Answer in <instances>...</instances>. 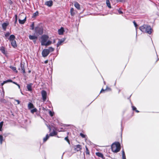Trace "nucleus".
<instances>
[{
    "mask_svg": "<svg viewBox=\"0 0 159 159\" xmlns=\"http://www.w3.org/2000/svg\"><path fill=\"white\" fill-rule=\"evenodd\" d=\"M132 109L133 110H136V107H135L134 106H132Z\"/></svg>",
    "mask_w": 159,
    "mask_h": 159,
    "instance_id": "37998d69",
    "label": "nucleus"
},
{
    "mask_svg": "<svg viewBox=\"0 0 159 159\" xmlns=\"http://www.w3.org/2000/svg\"><path fill=\"white\" fill-rule=\"evenodd\" d=\"M49 53L47 49H44L42 52V54L43 57H46L49 54Z\"/></svg>",
    "mask_w": 159,
    "mask_h": 159,
    "instance_id": "423d86ee",
    "label": "nucleus"
},
{
    "mask_svg": "<svg viewBox=\"0 0 159 159\" xmlns=\"http://www.w3.org/2000/svg\"><path fill=\"white\" fill-rule=\"evenodd\" d=\"M41 93L43 100L44 102L47 99V93L45 90H43L41 91Z\"/></svg>",
    "mask_w": 159,
    "mask_h": 159,
    "instance_id": "39448f33",
    "label": "nucleus"
},
{
    "mask_svg": "<svg viewBox=\"0 0 159 159\" xmlns=\"http://www.w3.org/2000/svg\"><path fill=\"white\" fill-rule=\"evenodd\" d=\"M19 70H20L21 72L23 73H25V69L24 67V65L21 64H20V68H19Z\"/></svg>",
    "mask_w": 159,
    "mask_h": 159,
    "instance_id": "1a4fd4ad",
    "label": "nucleus"
},
{
    "mask_svg": "<svg viewBox=\"0 0 159 159\" xmlns=\"http://www.w3.org/2000/svg\"><path fill=\"white\" fill-rule=\"evenodd\" d=\"M86 153L87 154H89V153L88 152V151H87Z\"/></svg>",
    "mask_w": 159,
    "mask_h": 159,
    "instance_id": "5fc2aeb1",
    "label": "nucleus"
},
{
    "mask_svg": "<svg viewBox=\"0 0 159 159\" xmlns=\"http://www.w3.org/2000/svg\"><path fill=\"white\" fill-rule=\"evenodd\" d=\"M10 34L9 33V32H7L5 34V36L6 37H8L9 35H10Z\"/></svg>",
    "mask_w": 159,
    "mask_h": 159,
    "instance_id": "4c0bfd02",
    "label": "nucleus"
},
{
    "mask_svg": "<svg viewBox=\"0 0 159 159\" xmlns=\"http://www.w3.org/2000/svg\"><path fill=\"white\" fill-rule=\"evenodd\" d=\"M47 126L48 128V129H49L50 130H51V129L50 126H48V125H47Z\"/></svg>",
    "mask_w": 159,
    "mask_h": 159,
    "instance_id": "a18cd8bd",
    "label": "nucleus"
},
{
    "mask_svg": "<svg viewBox=\"0 0 159 159\" xmlns=\"http://www.w3.org/2000/svg\"><path fill=\"white\" fill-rule=\"evenodd\" d=\"M80 135L83 138H85L86 136V135L82 133H80Z\"/></svg>",
    "mask_w": 159,
    "mask_h": 159,
    "instance_id": "c9c22d12",
    "label": "nucleus"
},
{
    "mask_svg": "<svg viewBox=\"0 0 159 159\" xmlns=\"http://www.w3.org/2000/svg\"><path fill=\"white\" fill-rule=\"evenodd\" d=\"M74 6L75 7L78 9H80V6L78 2H76L75 3Z\"/></svg>",
    "mask_w": 159,
    "mask_h": 159,
    "instance_id": "a211bd4d",
    "label": "nucleus"
},
{
    "mask_svg": "<svg viewBox=\"0 0 159 159\" xmlns=\"http://www.w3.org/2000/svg\"><path fill=\"white\" fill-rule=\"evenodd\" d=\"M15 23H16L17 22V15H16L15 16Z\"/></svg>",
    "mask_w": 159,
    "mask_h": 159,
    "instance_id": "58836bf2",
    "label": "nucleus"
},
{
    "mask_svg": "<svg viewBox=\"0 0 159 159\" xmlns=\"http://www.w3.org/2000/svg\"><path fill=\"white\" fill-rule=\"evenodd\" d=\"M13 83L14 84H16V85H18V84H17L16 83V82H13Z\"/></svg>",
    "mask_w": 159,
    "mask_h": 159,
    "instance_id": "de8ad7c7",
    "label": "nucleus"
},
{
    "mask_svg": "<svg viewBox=\"0 0 159 159\" xmlns=\"http://www.w3.org/2000/svg\"><path fill=\"white\" fill-rule=\"evenodd\" d=\"M32 85L33 84L31 83L27 85V88L28 91H32Z\"/></svg>",
    "mask_w": 159,
    "mask_h": 159,
    "instance_id": "ddd939ff",
    "label": "nucleus"
},
{
    "mask_svg": "<svg viewBox=\"0 0 159 159\" xmlns=\"http://www.w3.org/2000/svg\"><path fill=\"white\" fill-rule=\"evenodd\" d=\"M3 123V121H2L0 123V131H2V127Z\"/></svg>",
    "mask_w": 159,
    "mask_h": 159,
    "instance_id": "2f4dec72",
    "label": "nucleus"
},
{
    "mask_svg": "<svg viewBox=\"0 0 159 159\" xmlns=\"http://www.w3.org/2000/svg\"><path fill=\"white\" fill-rule=\"evenodd\" d=\"M133 23H134V25L135 27H136V29H137V26H138V25H137V24L136 23V22H135V21H133Z\"/></svg>",
    "mask_w": 159,
    "mask_h": 159,
    "instance_id": "e433bc0d",
    "label": "nucleus"
},
{
    "mask_svg": "<svg viewBox=\"0 0 159 159\" xmlns=\"http://www.w3.org/2000/svg\"><path fill=\"white\" fill-rule=\"evenodd\" d=\"M48 51V52L49 53L50 52H52L54 51V48L52 47H50L48 49H47Z\"/></svg>",
    "mask_w": 159,
    "mask_h": 159,
    "instance_id": "4be33fe9",
    "label": "nucleus"
},
{
    "mask_svg": "<svg viewBox=\"0 0 159 159\" xmlns=\"http://www.w3.org/2000/svg\"><path fill=\"white\" fill-rule=\"evenodd\" d=\"M65 139L69 143V139H68L67 137H66L65 138Z\"/></svg>",
    "mask_w": 159,
    "mask_h": 159,
    "instance_id": "a19ab883",
    "label": "nucleus"
},
{
    "mask_svg": "<svg viewBox=\"0 0 159 159\" xmlns=\"http://www.w3.org/2000/svg\"><path fill=\"white\" fill-rule=\"evenodd\" d=\"M106 3L108 7L109 8H111V6L110 1L109 0H106Z\"/></svg>",
    "mask_w": 159,
    "mask_h": 159,
    "instance_id": "412c9836",
    "label": "nucleus"
},
{
    "mask_svg": "<svg viewBox=\"0 0 159 159\" xmlns=\"http://www.w3.org/2000/svg\"><path fill=\"white\" fill-rule=\"evenodd\" d=\"M57 134L56 132L54 130L52 132L49 134V135L50 136H54L56 135Z\"/></svg>",
    "mask_w": 159,
    "mask_h": 159,
    "instance_id": "b1692460",
    "label": "nucleus"
},
{
    "mask_svg": "<svg viewBox=\"0 0 159 159\" xmlns=\"http://www.w3.org/2000/svg\"><path fill=\"white\" fill-rule=\"evenodd\" d=\"M120 146L119 142H116L112 144L111 148L112 151L115 152H117L120 151Z\"/></svg>",
    "mask_w": 159,
    "mask_h": 159,
    "instance_id": "7ed1b4c3",
    "label": "nucleus"
},
{
    "mask_svg": "<svg viewBox=\"0 0 159 159\" xmlns=\"http://www.w3.org/2000/svg\"><path fill=\"white\" fill-rule=\"evenodd\" d=\"M15 36L14 35L12 34V35H11L9 38V39L10 40V41L15 40Z\"/></svg>",
    "mask_w": 159,
    "mask_h": 159,
    "instance_id": "f3484780",
    "label": "nucleus"
},
{
    "mask_svg": "<svg viewBox=\"0 0 159 159\" xmlns=\"http://www.w3.org/2000/svg\"><path fill=\"white\" fill-rule=\"evenodd\" d=\"M49 38L48 36L46 35H43L41 37V44L42 46H47L52 43V41L48 40Z\"/></svg>",
    "mask_w": 159,
    "mask_h": 159,
    "instance_id": "f257e3e1",
    "label": "nucleus"
},
{
    "mask_svg": "<svg viewBox=\"0 0 159 159\" xmlns=\"http://www.w3.org/2000/svg\"><path fill=\"white\" fill-rule=\"evenodd\" d=\"M10 68L13 71H15L17 73L18 72L16 70V67L13 66H10Z\"/></svg>",
    "mask_w": 159,
    "mask_h": 159,
    "instance_id": "5701e85b",
    "label": "nucleus"
},
{
    "mask_svg": "<svg viewBox=\"0 0 159 159\" xmlns=\"http://www.w3.org/2000/svg\"><path fill=\"white\" fill-rule=\"evenodd\" d=\"M15 101H16L17 102V104H19L20 103V101L18 100H15Z\"/></svg>",
    "mask_w": 159,
    "mask_h": 159,
    "instance_id": "c03bdc74",
    "label": "nucleus"
},
{
    "mask_svg": "<svg viewBox=\"0 0 159 159\" xmlns=\"http://www.w3.org/2000/svg\"><path fill=\"white\" fill-rule=\"evenodd\" d=\"M34 40V43H36V40Z\"/></svg>",
    "mask_w": 159,
    "mask_h": 159,
    "instance_id": "3c124183",
    "label": "nucleus"
},
{
    "mask_svg": "<svg viewBox=\"0 0 159 159\" xmlns=\"http://www.w3.org/2000/svg\"><path fill=\"white\" fill-rule=\"evenodd\" d=\"M135 111H136V112H139V111H138V110H135Z\"/></svg>",
    "mask_w": 159,
    "mask_h": 159,
    "instance_id": "864d4df0",
    "label": "nucleus"
},
{
    "mask_svg": "<svg viewBox=\"0 0 159 159\" xmlns=\"http://www.w3.org/2000/svg\"><path fill=\"white\" fill-rule=\"evenodd\" d=\"M74 148L75 151L77 152L80 151L82 148L80 144L75 146Z\"/></svg>",
    "mask_w": 159,
    "mask_h": 159,
    "instance_id": "0eeeda50",
    "label": "nucleus"
},
{
    "mask_svg": "<svg viewBox=\"0 0 159 159\" xmlns=\"http://www.w3.org/2000/svg\"><path fill=\"white\" fill-rule=\"evenodd\" d=\"M37 111V109L36 108H34L31 110V112L32 113H34V112H36Z\"/></svg>",
    "mask_w": 159,
    "mask_h": 159,
    "instance_id": "7c9ffc66",
    "label": "nucleus"
},
{
    "mask_svg": "<svg viewBox=\"0 0 159 159\" xmlns=\"http://www.w3.org/2000/svg\"><path fill=\"white\" fill-rule=\"evenodd\" d=\"M12 80H7L4 81L3 82L5 84V83H7L8 82H12Z\"/></svg>",
    "mask_w": 159,
    "mask_h": 159,
    "instance_id": "473e14b6",
    "label": "nucleus"
},
{
    "mask_svg": "<svg viewBox=\"0 0 159 159\" xmlns=\"http://www.w3.org/2000/svg\"><path fill=\"white\" fill-rule=\"evenodd\" d=\"M0 50L2 52V53H3L4 54L5 53V48H4L3 47H2L1 48H0Z\"/></svg>",
    "mask_w": 159,
    "mask_h": 159,
    "instance_id": "cd10ccee",
    "label": "nucleus"
},
{
    "mask_svg": "<svg viewBox=\"0 0 159 159\" xmlns=\"http://www.w3.org/2000/svg\"><path fill=\"white\" fill-rule=\"evenodd\" d=\"M86 150L87 151H88V148H87L86 147Z\"/></svg>",
    "mask_w": 159,
    "mask_h": 159,
    "instance_id": "8fccbe9b",
    "label": "nucleus"
},
{
    "mask_svg": "<svg viewBox=\"0 0 159 159\" xmlns=\"http://www.w3.org/2000/svg\"><path fill=\"white\" fill-rule=\"evenodd\" d=\"M34 107V106L31 103H29L28 104V108L29 109H30Z\"/></svg>",
    "mask_w": 159,
    "mask_h": 159,
    "instance_id": "aec40b11",
    "label": "nucleus"
},
{
    "mask_svg": "<svg viewBox=\"0 0 159 159\" xmlns=\"http://www.w3.org/2000/svg\"><path fill=\"white\" fill-rule=\"evenodd\" d=\"M26 17L25 16V18L23 20L19 19V23L20 24H24L25 22V21L26 20Z\"/></svg>",
    "mask_w": 159,
    "mask_h": 159,
    "instance_id": "dca6fc26",
    "label": "nucleus"
},
{
    "mask_svg": "<svg viewBox=\"0 0 159 159\" xmlns=\"http://www.w3.org/2000/svg\"><path fill=\"white\" fill-rule=\"evenodd\" d=\"M4 84L3 82H2V83H1L2 86H3Z\"/></svg>",
    "mask_w": 159,
    "mask_h": 159,
    "instance_id": "09e8293b",
    "label": "nucleus"
},
{
    "mask_svg": "<svg viewBox=\"0 0 159 159\" xmlns=\"http://www.w3.org/2000/svg\"><path fill=\"white\" fill-rule=\"evenodd\" d=\"M3 140V137L2 135H0V143L1 144Z\"/></svg>",
    "mask_w": 159,
    "mask_h": 159,
    "instance_id": "c756f323",
    "label": "nucleus"
},
{
    "mask_svg": "<svg viewBox=\"0 0 159 159\" xmlns=\"http://www.w3.org/2000/svg\"><path fill=\"white\" fill-rule=\"evenodd\" d=\"M64 40H59L57 43V46L58 47L64 41Z\"/></svg>",
    "mask_w": 159,
    "mask_h": 159,
    "instance_id": "393cba45",
    "label": "nucleus"
},
{
    "mask_svg": "<svg viewBox=\"0 0 159 159\" xmlns=\"http://www.w3.org/2000/svg\"><path fill=\"white\" fill-rule=\"evenodd\" d=\"M10 42H11L12 46L14 48H16L17 47L16 42L15 40H12Z\"/></svg>",
    "mask_w": 159,
    "mask_h": 159,
    "instance_id": "f8f14e48",
    "label": "nucleus"
},
{
    "mask_svg": "<svg viewBox=\"0 0 159 159\" xmlns=\"http://www.w3.org/2000/svg\"><path fill=\"white\" fill-rule=\"evenodd\" d=\"M64 32V28L61 27L60 29L58 30V33L59 34L61 35L63 34Z\"/></svg>",
    "mask_w": 159,
    "mask_h": 159,
    "instance_id": "9b49d317",
    "label": "nucleus"
},
{
    "mask_svg": "<svg viewBox=\"0 0 159 159\" xmlns=\"http://www.w3.org/2000/svg\"><path fill=\"white\" fill-rule=\"evenodd\" d=\"M118 12L119 13V14H121L123 13V12L122 11H121L120 10V9H119V10H118Z\"/></svg>",
    "mask_w": 159,
    "mask_h": 159,
    "instance_id": "79ce46f5",
    "label": "nucleus"
},
{
    "mask_svg": "<svg viewBox=\"0 0 159 159\" xmlns=\"http://www.w3.org/2000/svg\"><path fill=\"white\" fill-rule=\"evenodd\" d=\"M45 4L48 7H50L52 5L53 2L51 0L47 1L45 2Z\"/></svg>",
    "mask_w": 159,
    "mask_h": 159,
    "instance_id": "6e6552de",
    "label": "nucleus"
},
{
    "mask_svg": "<svg viewBox=\"0 0 159 159\" xmlns=\"http://www.w3.org/2000/svg\"><path fill=\"white\" fill-rule=\"evenodd\" d=\"M96 156H97L98 157L101 158H102L103 159H105V157H104L103 154L100 152H96Z\"/></svg>",
    "mask_w": 159,
    "mask_h": 159,
    "instance_id": "9d476101",
    "label": "nucleus"
},
{
    "mask_svg": "<svg viewBox=\"0 0 159 159\" xmlns=\"http://www.w3.org/2000/svg\"><path fill=\"white\" fill-rule=\"evenodd\" d=\"M48 60H46L45 61H44V63H45V64H47L48 63Z\"/></svg>",
    "mask_w": 159,
    "mask_h": 159,
    "instance_id": "49530a36",
    "label": "nucleus"
},
{
    "mask_svg": "<svg viewBox=\"0 0 159 159\" xmlns=\"http://www.w3.org/2000/svg\"><path fill=\"white\" fill-rule=\"evenodd\" d=\"M8 25V24L6 23H4L2 25V28L4 31L6 30L7 27Z\"/></svg>",
    "mask_w": 159,
    "mask_h": 159,
    "instance_id": "2eb2a0df",
    "label": "nucleus"
},
{
    "mask_svg": "<svg viewBox=\"0 0 159 159\" xmlns=\"http://www.w3.org/2000/svg\"><path fill=\"white\" fill-rule=\"evenodd\" d=\"M17 85L18 86V88H20V86L18 84V85Z\"/></svg>",
    "mask_w": 159,
    "mask_h": 159,
    "instance_id": "603ef678",
    "label": "nucleus"
},
{
    "mask_svg": "<svg viewBox=\"0 0 159 159\" xmlns=\"http://www.w3.org/2000/svg\"><path fill=\"white\" fill-rule=\"evenodd\" d=\"M30 27L31 28V30H34V22H33L32 24L31 25Z\"/></svg>",
    "mask_w": 159,
    "mask_h": 159,
    "instance_id": "f704fd0d",
    "label": "nucleus"
},
{
    "mask_svg": "<svg viewBox=\"0 0 159 159\" xmlns=\"http://www.w3.org/2000/svg\"><path fill=\"white\" fill-rule=\"evenodd\" d=\"M107 90L108 91H110L111 90V89L110 88H109L107 86L106 87V89L105 90H104L103 89H102L100 91V93H102V91H104V90Z\"/></svg>",
    "mask_w": 159,
    "mask_h": 159,
    "instance_id": "bb28decb",
    "label": "nucleus"
},
{
    "mask_svg": "<svg viewBox=\"0 0 159 159\" xmlns=\"http://www.w3.org/2000/svg\"><path fill=\"white\" fill-rule=\"evenodd\" d=\"M38 14L39 13H38V12L37 11L33 15H34V16H37L38 15Z\"/></svg>",
    "mask_w": 159,
    "mask_h": 159,
    "instance_id": "ea45409f",
    "label": "nucleus"
},
{
    "mask_svg": "<svg viewBox=\"0 0 159 159\" xmlns=\"http://www.w3.org/2000/svg\"><path fill=\"white\" fill-rule=\"evenodd\" d=\"M122 159H126L125 152L124 151H123L122 152Z\"/></svg>",
    "mask_w": 159,
    "mask_h": 159,
    "instance_id": "c85d7f7f",
    "label": "nucleus"
},
{
    "mask_svg": "<svg viewBox=\"0 0 159 159\" xmlns=\"http://www.w3.org/2000/svg\"><path fill=\"white\" fill-rule=\"evenodd\" d=\"M49 138V136L48 134H47L46 136L43 139V141L44 142H45Z\"/></svg>",
    "mask_w": 159,
    "mask_h": 159,
    "instance_id": "a878e982",
    "label": "nucleus"
},
{
    "mask_svg": "<svg viewBox=\"0 0 159 159\" xmlns=\"http://www.w3.org/2000/svg\"><path fill=\"white\" fill-rule=\"evenodd\" d=\"M35 32L38 35L42 34L43 32V28L40 26H37L35 28Z\"/></svg>",
    "mask_w": 159,
    "mask_h": 159,
    "instance_id": "20e7f679",
    "label": "nucleus"
},
{
    "mask_svg": "<svg viewBox=\"0 0 159 159\" xmlns=\"http://www.w3.org/2000/svg\"><path fill=\"white\" fill-rule=\"evenodd\" d=\"M70 14L72 16H74L75 14V13L74 11V9L73 8H71L70 10Z\"/></svg>",
    "mask_w": 159,
    "mask_h": 159,
    "instance_id": "6ab92c4d",
    "label": "nucleus"
},
{
    "mask_svg": "<svg viewBox=\"0 0 159 159\" xmlns=\"http://www.w3.org/2000/svg\"><path fill=\"white\" fill-rule=\"evenodd\" d=\"M139 30L143 32L151 34L152 33V29L151 27L147 25H144L139 27Z\"/></svg>",
    "mask_w": 159,
    "mask_h": 159,
    "instance_id": "f03ea898",
    "label": "nucleus"
},
{
    "mask_svg": "<svg viewBox=\"0 0 159 159\" xmlns=\"http://www.w3.org/2000/svg\"><path fill=\"white\" fill-rule=\"evenodd\" d=\"M49 114L51 116H53L54 112H52L51 111H49Z\"/></svg>",
    "mask_w": 159,
    "mask_h": 159,
    "instance_id": "72a5a7b5",
    "label": "nucleus"
},
{
    "mask_svg": "<svg viewBox=\"0 0 159 159\" xmlns=\"http://www.w3.org/2000/svg\"><path fill=\"white\" fill-rule=\"evenodd\" d=\"M29 38L31 40H36L37 39V37L35 35H30L29 36Z\"/></svg>",
    "mask_w": 159,
    "mask_h": 159,
    "instance_id": "4468645a",
    "label": "nucleus"
}]
</instances>
